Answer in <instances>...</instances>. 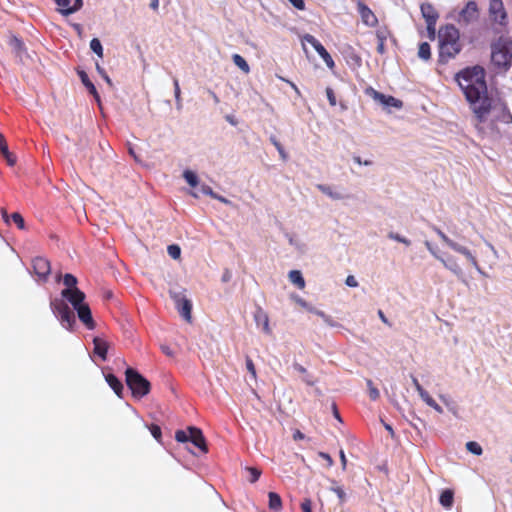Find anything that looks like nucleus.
<instances>
[{
	"label": "nucleus",
	"instance_id": "f257e3e1",
	"mask_svg": "<svg viewBox=\"0 0 512 512\" xmlns=\"http://www.w3.org/2000/svg\"><path fill=\"white\" fill-rule=\"evenodd\" d=\"M456 81L478 122H484L492 107V100L488 96L484 69L480 66L466 68L456 75Z\"/></svg>",
	"mask_w": 512,
	"mask_h": 512
},
{
	"label": "nucleus",
	"instance_id": "f03ea898",
	"mask_svg": "<svg viewBox=\"0 0 512 512\" xmlns=\"http://www.w3.org/2000/svg\"><path fill=\"white\" fill-rule=\"evenodd\" d=\"M438 36L439 62L445 64L462 50L460 32L454 25L448 24L440 28Z\"/></svg>",
	"mask_w": 512,
	"mask_h": 512
},
{
	"label": "nucleus",
	"instance_id": "7ed1b4c3",
	"mask_svg": "<svg viewBox=\"0 0 512 512\" xmlns=\"http://www.w3.org/2000/svg\"><path fill=\"white\" fill-rule=\"evenodd\" d=\"M492 64L500 70H508L512 65V40L500 36L491 44Z\"/></svg>",
	"mask_w": 512,
	"mask_h": 512
},
{
	"label": "nucleus",
	"instance_id": "20e7f679",
	"mask_svg": "<svg viewBox=\"0 0 512 512\" xmlns=\"http://www.w3.org/2000/svg\"><path fill=\"white\" fill-rule=\"evenodd\" d=\"M126 384L135 398H143L151 390L150 382L142 376L137 370L127 368L125 371Z\"/></svg>",
	"mask_w": 512,
	"mask_h": 512
},
{
	"label": "nucleus",
	"instance_id": "39448f33",
	"mask_svg": "<svg viewBox=\"0 0 512 512\" xmlns=\"http://www.w3.org/2000/svg\"><path fill=\"white\" fill-rule=\"evenodd\" d=\"M175 439L180 443L191 442L204 454L208 452V446L203 432L197 427L189 426L186 431L177 430L175 432Z\"/></svg>",
	"mask_w": 512,
	"mask_h": 512
},
{
	"label": "nucleus",
	"instance_id": "423d86ee",
	"mask_svg": "<svg viewBox=\"0 0 512 512\" xmlns=\"http://www.w3.org/2000/svg\"><path fill=\"white\" fill-rule=\"evenodd\" d=\"M51 307L54 314L59 318L62 326L66 329H72L75 323L73 310H71L63 300L57 299L51 302Z\"/></svg>",
	"mask_w": 512,
	"mask_h": 512
},
{
	"label": "nucleus",
	"instance_id": "0eeeda50",
	"mask_svg": "<svg viewBox=\"0 0 512 512\" xmlns=\"http://www.w3.org/2000/svg\"><path fill=\"white\" fill-rule=\"evenodd\" d=\"M488 15L494 24L506 26L508 23V15L502 0L489 1Z\"/></svg>",
	"mask_w": 512,
	"mask_h": 512
},
{
	"label": "nucleus",
	"instance_id": "6e6552de",
	"mask_svg": "<svg viewBox=\"0 0 512 512\" xmlns=\"http://www.w3.org/2000/svg\"><path fill=\"white\" fill-rule=\"evenodd\" d=\"M480 17V10L475 1H468L466 5L459 12L457 22L460 25H469L478 21Z\"/></svg>",
	"mask_w": 512,
	"mask_h": 512
},
{
	"label": "nucleus",
	"instance_id": "1a4fd4ad",
	"mask_svg": "<svg viewBox=\"0 0 512 512\" xmlns=\"http://www.w3.org/2000/svg\"><path fill=\"white\" fill-rule=\"evenodd\" d=\"M8 44L12 48V52L15 55L16 62L18 64H24L25 59L29 58L24 42L16 35H10Z\"/></svg>",
	"mask_w": 512,
	"mask_h": 512
},
{
	"label": "nucleus",
	"instance_id": "9d476101",
	"mask_svg": "<svg viewBox=\"0 0 512 512\" xmlns=\"http://www.w3.org/2000/svg\"><path fill=\"white\" fill-rule=\"evenodd\" d=\"M304 40L309 43L319 54V56L323 59L328 68L333 69L335 66L334 60L331 55L325 49V47L313 36L310 34H306L304 36Z\"/></svg>",
	"mask_w": 512,
	"mask_h": 512
},
{
	"label": "nucleus",
	"instance_id": "9b49d317",
	"mask_svg": "<svg viewBox=\"0 0 512 512\" xmlns=\"http://www.w3.org/2000/svg\"><path fill=\"white\" fill-rule=\"evenodd\" d=\"M172 299L175 302L176 308L179 312V314L187 321L191 320V311H192V304L190 300H188L185 296L178 294V293H172L171 294Z\"/></svg>",
	"mask_w": 512,
	"mask_h": 512
},
{
	"label": "nucleus",
	"instance_id": "f8f14e48",
	"mask_svg": "<svg viewBox=\"0 0 512 512\" xmlns=\"http://www.w3.org/2000/svg\"><path fill=\"white\" fill-rule=\"evenodd\" d=\"M32 268L41 280H46L51 272L50 262L44 257H35L32 261Z\"/></svg>",
	"mask_w": 512,
	"mask_h": 512
},
{
	"label": "nucleus",
	"instance_id": "ddd939ff",
	"mask_svg": "<svg viewBox=\"0 0 512 512\" xmlns=\"http://www.w3.org/2000/svg\"><path fill=\"white\" fill-rule=\"evenodd\" d=\"M412 383L419 393L421 399L439 414L443 413V408L430 396V394L421 386L416 377H412Z\"/></svg>",
	"mask_w": 512,
	"mask_h": 512
},
{
	"label": "nucleus",
	"instance_id": "4468645a",
	"mask_svg": "<svg viewBox=\"0 0 512 512\" xmlns=\"http://www.w3.org/2000/svg\"><path fill=\"white\" fill-rule=\"evenodd\" d=\"M61 295L72 304L74 309L85 303V294L78 288H65L62 290Z\"/></svg>",
	"mask_w": 512,
	"mask_h": 512
},
{
	"label": "nucleus",
	"instance_id": "2eb2a0df",
	"mask_svg": "<svg viewBox=\"0 0 512 512\" xmlns=\"http://www.w3.org/2000/svg\"><path fill=\"white\" fill-rule=\"evenodd\" d=\"M75 310L77 311L79 320L86 326V328L89 330H93L96 324L92 317L89 305L84 303L79 307H76Z\"/></svg>",
	"mask_w": 512,
	"mask_h": 512
},
{
	"label": "nucleus",
	"instance_id": "dca6fc26",
	"mask_svg": "<svg viewBox=\"0 0 512 512\" xmlns=\"http://www.w3.org/2000/svg\"><path fill=\"white\" fill-rule=\"evenodd\" d=\"M358 11L360 13L362 22L365 25H367L369 27H374L377 25L378 19H377L376 15L374 14V12L368 6H366L363 3H359Z\"/></svg>",
	"mask_w": 512,
	"mask_h": 512
},
{
	"label": "nucleus",
	"instance_id": "f3484780",
	"mask_svg": "<svg viewBox=\"0 0 512 512\" xmlns=\"http://www.w3.org/2000/svg\"><path fill=\"white\" fill-rule=\"evenodd\" d=\"M377 38V52L380 55H384L386 53L385 43L387 39L391 36L390 30L386 26L379 27L375 32Z\"/></svg>",
	"mask_w": 512,
	"mask_h": 512
},
{
	"label": "nucleus",
	"instance_id": "a211bd4d",
	"mask_svg": "<svg viewBox=\"0 0 512 512\" xmlns=\"http://www.w3.org/2000/svg\"><path fill=\"white\" fill-rule=\"evenodd\" d=\"M421 14L427 23H437L439 19V13L435 7L428 2L422 3L420 6Z\"/></svg>",
	"mask_w": 512,
	"mask_h": 512
},
{
	"label": "nucleus",
	"instance_id": "6ab92c4d",
	"mask_svg": "<svg viewBox=\"0 0 512 512\" xmlns=\"http://www.w3.org/2000/svg\"><path fill=\"white\" fill-rule=\"evenodd\" d=\"M93 344L94 349L93 352L95 355L101 358V360L105 361L107 359V353L109 349V343L101 338V337H94L93 338Z\"/></svg>",
	"mask_w": 512,
	"mask_h": 512
},
{
	"label": "nucleus",
	"instance_id": "aec40b11",
	"mask_svg": "<svg viewBox=\"0 0 512 512\" xmlns=\"http://www.w3.org/2000/svg\"><path fill=\"white\" fill-rule=\"evenodd\" d=\"M254 319L258 326L262 325V330L265 334L270 335L272 333V330L269 325L268 314L261 307H258L256 309Z\"/></svg>",
	"mask_w": 512,
	"mask_h": 512
},
{
	"label": "nucleus",
	"instance_id": "412c9836",
	"mask_svg": "<svg viewBox=\"0 0 512 512\" xmlns=\"http://www.w3.org/2000/svg\"><path fill=\"white\" fill-rule=\"evenodd\" d=\"M0 153L5 158V160L9 166H14L16 164V161H17L16 156L9 151L7 142L2 133H0Z\"/></svg>",
	"mask_w": 512,
	"mask_h": 512
},
{
	"label": "nucleus",
	"instance_id": "4be33fe9",
	"mask_svg": "<svg viewBox=\"0 0 512 512\" xmlns=\"http://www.w3.org/2000/svg\"><path fill=\"white\" fill-rule=\"evenodd\" d=\"M439 502L444 509H451L454 502V491L452 489H444L440 494Z\"/></svg>",
	"mask_w": 512,
	"mask_h": 512
},
{
	"label": "nucleus",
	"instance_id": "5701e85b",
	"mask_svg": "<svg viewBox=\"0 0 512 512\" xmlns=\"http://www.w3.org/2000/svg\"><path fill=\"white\" fill-rule=\"evenodd\" d=\"M105 379H106V382L108 383V385L113 389L115 394L121 398L122 393H123L122 382L114 374H111V373L107 374L105 376Z\"/></svg>",
	"mask_w": 512,
	"mask_h": 512
},
{
	"label": "nucleus",
	"instance_id": "b1692460",
	"mask_svg": "<svg viewBox=\"0 0 512 512\" xmlns=\"http://www.w3.org/2000/svg\"><path fill=\"white\" fill-rule=\"evenodd\" d=\"M437 258L443 263V265L447 269L452 271L454 274H456V275L462 274V269H461L460 265L458 264L457 259L455 257L448 256L446 259H444V258L437 256Z\"/></svg>",
	"mask_w": 512,
	"mask_h": 512
},
{
	"label": "nucleus",
	"instance_id": "393cba45",
	"mask_svg": "<svg viewBox=\"0 0 512 512\" xmlns=\"http://www.w3.org/2000/svg\"><path fill=\"white\" fill-rule=\"evenodd\" d=\"M78 75L81 79L83 85L88 89L89 93L92 94L97 101H100L99 94L96 90L95 85L90 81L87 73L85 71H79Z\"/></svg>",
	"mask_w": 512,
	"mask_h": 512
},
{
	"label": "nucleus",
	"instance_id": "a878e982",
	"mask_svg": "<svg viewBox=\"0 0 512 512\" xmlns=\"http://www.w3.org/2000/svg\"><path fill=\"white\" fill-rule=\"evenodd\" d=\"M289 280L296 285L299 289L305 288V280L299 270H291L289 272Z\"/></svg>",
	"mask_w": 512,
	"mask_h": 512
},
{
	"label": "nucleus",
	"instance_id": "bb28decb",
	"mask_svg": "<svg viewBox=\"0 0 512 512\" xmlns=\"http://www.w3.org/2000/svg\"><path fill=\"white\" fill-rule=\"evenodd\" d=\"M269 498V508L271 510H280L282 508V500L278 493L276 492H269L268 494Z\"/></svg>",
	"mask_w": 512,
	"mask_h": 512
},
{
	"label": "nucleus",
	"instance_id": "cd10ccee",
	"mask_svg": "<svg viewBox=\"0 0 512 512\" xmlns=\"http://www.w3.org/2000/svg\"><path fill=\"white\" fill-rule=\"evenodd\" d=\"M455 251L464 255L475 268L479 269L476 257L466 247L459 245Z\"/></svg>",
	"mask_w": 512,
	"mask_h": 512
},
{
	"label": "nucleus",
	"instance_id": "c85d7f7f",
	"mask_svg": "<svg viewBox=\"0 0 512 512\" xmlns=\"http://www.w3.org/2000/svg\"><path fill=\"white\" fill-rule=\"evenodd\" d=\"M455 251L464 255L475 268L479 269L476 257L466 247L459 245Z\"/></svg>",
	"mask_w": 512,
	"mask_h": 512
},
{
	"label": "nucleus",
	"instance_id": "c756f323",
	"mask_svg": "<svg viewBox=\"0 0 512 512\" xmlns=\"http://www.w3.org/2000/svg\"><path fill=\"white\" fill-rule=\"evenodd\" d=\"M56 4L60 7V11L64 15H69L77 11V7L70 6V0H56Z\"/></svg>",
	"mask_w": 512,
	"mask_h": 512
},
{
	"label": "nucleus",
	"instance_id": "7c9ffc66",
	"mask_svg": "<svg viewBox=\"0 0 512 512\" xmlns=\"http://www.w3.org/2000/svg\"><path fill=\"white\" fill-rule=\"evenodd\" d=\"M317 188L324 193L325 195L329 196L330 198L334 200H340L343 198L342 194L339 192H334L332 188L328 185L318 184Z\"/></svg>",
	"mask_w": 512,
	"mask_h": 512
},
{
	"label": "nucleus",
	"instance_id": "2f4dec72",
	"mask_svg": "<svg viewBox=\"0 0 512 512\" xmlns=\"http://www.w3.org/2000/svg\"><path fill=\"white\" fill-rule=\"evenodd\" d=\"M232 60H233L234 64L239 69H241L244 73H249L250 67H249L248 63L246 62V60L241 55L233 54Z\"/></svg>",
	"mask_w": 512,
	"mask_h": 512
},
{
	"label": "nucleus",
	"instance_id": "473e14b6",
	"mask_svg": "<svg viewBox=\"0 0 512 512\" xmlns=\"http://www.w3.org/2000/svg\"><path fill=\"white\" fill-rule=\"evenodd\" d=\"M418 56L425 61H427L431 58V47H430L429 43L422 42L419 45Z\"/></svg>",
	"mask_w": 512,
	"mask_h": 512
},
{
	"label": "nucleus",
	"instance_id": "72a5a7b5",
	"mask_svg": "<svg viewBox=\"0 0 512 512\" xmlns=\"http://www.w3.org/2000/svg\"><path fill=\"white\" fill-rule=\"evenodd\" d=\"M183 177L191 187H196L198 185V177L193 171L185 170Z\"/></svg>",
	"mask_w": 512,
	"mask_h": 512
},
{
	"label": "nucleus",
	"instance_id": "f704fd0d",
	"mask_svg": "<svg viewBox=\"0 0 512 512\" xmlns=\"http://www.w3.org/2000/svg\"><path fill=\"white\" fill-rule=\"evenodd\" d=\"M437 235L440 237V239L445 243L447 244L451 249H453L454 251L457 249V247L459 246L458 243L454 242L453 240H451L445 233H443L440 229H435Z\"/></svg>",
	"mask_w": 512,
	"mask_h": 512
},
{
	"label": "nucleus",
	"instance_id": "c9c22d12",
	"mask_svg": "<svg viewBox=\"0 0 512 512\" xmlns=\"http://www.w3.org/2000/svg\"><path fill=\"white\" fill-rule=\"evenodd\" d=\"M90 48L91 50L96 53L100 58L103 57V47L98 38H93L90 41Z\"/></svg>",
	"mask_w": 512,
	"mask_h": 512
},
{
	"label": "nucleus",
	"instance_id": "e433bc0d",
	"mask_svg": "<svg viewBox=\"0 0 512 512\" xmlns=\"http://www.w3.org/2000/svg\"><path fill=\"white\" fill-rule=\"evenodd\" d=\"M63 283L66 286V288L74 289L77 288V278L72 274H65L63 277Z\"/></svg>",
	"mask_w": 512,
	"mask_h": 512
},
{
	"label": "nucleus",
	"instance_id": "4c0bfd02",
	"mask_svg": "<svg viewBox=\"0 0 512 512\" xmlns=\"http://www.w3.org/2000/svg\"><path fill=\"white\" fill-rule=\"evenodd\" d=\"M466 448L469 452L475 455H481L483 450L479 443L475 441H469L466 443Z\"/></svg>",
	"mask_w": 512,
	"mask_h": 512
},
{
	"label": "nucleus",
	"instance_id": "58836bf2",
	"mask_svg": "<svg viewBox=\"0 0 512 512\" xmlns=\"http://www.w3.org/2000/svg\"><path fill=\"white\" fill-rule=\"evenodd\" d=\"M10 218L17 225V227L19 229L23 230L25 228L24 218L22 217V215L20 213L14 212L11 214Z\"/></svg>",
	"mask_w": 512,
	"mask_h": 512
},
{
	"label": "nucleus",
	"instance_id": "ea45409f",
	"mask_svg": "<svg viewBox=\"0 0 512 512\" xmlns=\"http://www.w3.org/2000/svg\"><path fill=\"white\" fill-rule=\"evenodd\" d=\"M167 252L169 254V256L173 259H178L180 258V255H181V249L178 245L176 244H172V245H169L167 247Z\"/></svg>",
	"mask_w": 512,
	"mask_h": 512
},
{
	"label": "nucleus",
	"instance_id": "a19ab883",
	"mask_svg": "<svg viewBox=\"0 0 512 512\" xmlns=\"http://www.w3.org/2000/svg\"><path fill=\"white\" fill-rule=\"evenodd\" d=\"M367 93H368V94H370V95H372V97H373L376 101H378V102L382 103L383 105L385 104L386 99H387V96H386V95H384V94H382V93H380V92H378V91L374 90L373 88H369V89L367 90Z\"/></svg>",
	"mask_w": 512,
	"mask_h": 512
},
{
	"label": "nucleus",
	"instance_id": "79ce46f5",
	"mask_svg": "<svg viewBox=\"0 0 512 512\" xmlns=\"http://www.w3.org/2000/svg\"><path fill=\"white\" fill-rule=\"evenodd\" d=\"M388 237L390 239H392V240H395L397 242L403 243L406 246H410V244H411V241L409 239H407V238H405V237H403V236H401V235H399L397 233H394V232H390L388 234Z\"/></svg>",
	"mask_w": 512,
	"mask_h": 512
},
{
	"label": "nucleus",
	"instance_id": "37998d69",
	"mask_svg": "<svg viewBox=\"0 0 512 512\" xmlns=\"http://www.w3.org/2000/svg\"><path fill=\"white\" fill-rule=\"evenodd\" d=\"M245 362H246L247 371L250 373V375L253 379H256L257 373H256V368L253 363V360L249 356H247Z\"/></svg>",
	"mask_w": 512,
	"mask_h": 512
},
{
	"label": "nucleus",
	"instance_id": "c03bdc74",
	"mask_svg": "<svg viewBox=\"0 0 512 512\" xmlns=\"http://www.w3.org/2000/svg\"><path fill=\"white\" fill-rule=\"evenodd\" d=\"M247 471H248V473L250 474L249 481H250L251 483L256 482V481L259 479L260 475H261V471H260V470H258V469H257V468H255V467H248V468H247Z\"/></svg>",
	"mask_w": 512,
	"mask_h": 512
},
{
	"label": "nucleus",
	"instance_id": "a18cd8bd",
	"mask_svg": "<svg viewBox=\"0 0 512 512\" xmlns=\"http://www.w3.org/2000/svg\"><path fill=\"white\" fill-rule=\"evenodd\" d=\"M385 106H391L395 108H401L402 107V101L399 99H396L393 96H387L386 102L384 104Z\"/></svg>",
	"mask_w": 512,
	"mask_h": 512
},
{
	"label": "nucleus",
	"instance_id": "49530a36",
	"mask_svg": "<svg viewBox=\"0 0 512 512\" xmlns=\"http://www.w3.org/2000/svg\"><path fill=\"white\" fill-rule=\"evenodd\" d=\"M149 430L152 434V436L157 440V441H160L161 439V436H162V432H161V428L160 426L156 425V424H151L149 426Z\"/></svg>",
	"mask_w": 512,
	"mask_h": 512
},
{
	"label": "nucleus",
	"instance_id": "de8ad7c7",
	"mask_svg": "<svg viewBox=\"0 0 512 512\" xmlns=\"http://www.w3.org/2000/svg\"><path fill=\"white\" fill-rule=\"evenodd\" d=\"M173 84H174V94H175L176 102H177V104H180L181 90H180L179 81L177 78L174 79Z\"/></svg>",
	"mask_w": 512,
	"mask_h": 512
},
{
	"label": "nucleus",
	"instance_id": "09e8293b",
	"mask_svg": "<svg viewBox=\"0 0 512 512\" xmlns=\"http://www.w3.org/2000/svg\"><path fill=\"white\" fill-rule=\"evenodd\" d=\"M302 512H311L312 509V503L311 500L308 498H305L301 504H300Z\"/></svg>",
	"mask_w": 512,
	"mask_h": 512
},
{
	"label": "nucleus",
	"instance_id": "8fccbe9b",
	"mask_svg": "<svg viewBox=\"0 0 512 512\" xmlns=\"http://www.w3.org/2000/svg\"><path fill=\"white\" fill-rule=\"evenodd\" d=\"M326 94H327V98L329 100L330 105L335 106L336 105V97H335L333 89L330 87H327Z\"/></svg>",
	"mask_w": 512,
	"mask_h": 512
},
{
	"label": "nucleus",
	"instance_id": "3c124183",
	"mask_svg": "<svg viewBox=\"0 0 512 512\" xmlns=\"http://www.w3.org/2000/svg\"><path fill=\"white\" fill-rule=\"evenodd\" d=\"M368 385L370 386V389H369V396L372 400H376L378 399L379 397V391L377 388L375 387H372V381L371 380H368Z\"/></svg>",
	"mask_w": 512,
	"mask_h": 512
},
{
	"label": "nucleus",
	"instance_id": "603ef678",
	"mask_svg": "<svg viewBox=\"0 0 512 512\" xmlns=\"http://www.w3.org/2000/svg\"><path fill=\"white\" fill-rule=\"evenodd\" d=\"M427 32L431 40L435 39L436 35V23H427Z\"/></svg>",
	"mask_w": 512,
	"mask_h": 512
},
{
	"label": "nucleus",
	"instance_id": "864d4df0",
	"mask_svg": "<svg viewBox=\"0 0 512 512\" xmlns=\"http://www.w3.org/2000/svg\"><path fill=\"white\" fill-rule=\"evenodd\" d=\"M96 70L109 85H112L111 79L109 78L105 70L98 63H96Z\"/></svg>",
	"mask_w": 512,
	"mask_h": 512
},
{
	"label": "nucleus",
	"instance_id": "5fc2aeb1",
	"mask_svg": "<svg viewBox=\"0 0 512 512\" xmlns=\"http://www.w3.org/2000/svg\"><path fill=\"white\" fill-rule=\"evenodd\" d=\"M316 315L320 316L327 324L333 326V322L331 320V318L326 315L323 311H319V310H314L313 311Z\"/></svg>",
	"mask_w": 512,
	"mask_h": 512
},
{
	"label": "nucleus",
	"instance_id": "6e6d98bb",
	"mask_svg": "<svg viewBox=\"0 0 512 512\" xmlns=\"http://www.w3.org/2000/svg\"><path fill=\"white\" fill-rule=\"evenodd\" d=\"M201 192L205 195H209L212 198L216 197V193L212 190V188L208 185L201 186Z\"/></svg>",
	"mask_w": 512,
	"mask_h": 512
},
{
	"label": "nucleus",
	"instance_id": "4d7b16f0",
	"mask_svg": "<svg viewBox=\"0 0 512 512\" xmlns=\"http://www.w3.org/2000/svg\"><path fill=\"white\" fill-rule=\"evenodd\" d=\"M296 9L304 10L305 2L304 0H288Z\"/></svg>",
	"mask_w": 512,
	"mask_h": 512
},
{
	"label": "nucleus",
	"instance_id": "13d9d810",
	"mask_svg": "<svg viewBox=\"0 0 512 512\" xmlns=\"http://www.w3.org/2000/svg\"><path fill=\"white\" fill-rule=\"evenodd\" d=\"M319 457L324 459L327 462L328 467H331L333 465V459L328 453L325 452H319Z\"/></svg>",
	"mask_w": 512,
	"mask_h": 512
},
{
	"label": "nucleus",
	"instance_id": "bf43d9fd",
	"mask_svg": "<svg viewBox=\"0 0 512 512\" xmlns=\"http://www.w3.org/2000/svg\"><path fill=\"white\" fill-rule=\"evenodd\" d=\"M346 285L349 286V287H357L358 286V282L357 280L355 279L354 276L352 275H349L347 278H346V281H345Z\"/></svg>",
	"mask_w": 512,
	"mask_h": 512
},
{
	"label": "nucleus",
	"instance_id": "052dcab7",
	"mask_svg": "<svg viewBox=\"0 0 512 512\" xmlns=\"http://www.w3.org/2000/svg\"><path fill=\"white\" fill-rule=\"evenodd\" d=\"M275 148L279 152V155H280L281 159L284 160V161L287 160L288 155H287L286 151L284 150V148H283V146L281 145L280 142L278 143V146H275Z\"/></svg>",
	"mask_w": 512,
	"mask_h": 512
},
{
	"label": "nucleus",
	"instance_id": "680f3d73",
	"mask_svg": "<svg viewBox=\"0 0 512 512\" xmlns=\"http://www.w3.org/2000/svg\"><path fill=\"white\" fill-rule=\"evenodd\" d=\"M333 491L337 494V496L339 497V499L341 501H344V499H345V492H344V490L341 487H335V488H333Z\"/></svg>",
	"mask_w": 512,
	"mask_h": 512
},
{
	"label": "nucleus",
	"instance_id": "e2e57ef3",
	"mask_svg": "<svg viewBox=\"0 0 512 512\" xmlns=\"http://www.w3.org/2000/svg\"><path fill=\"white\" fill-rule=\"evenodd\" d=\"M353 160L359 164V165H365V166H370L372 165V161L370 160H365V161H362L361 158L359 156H354L353 157Z\"/></svg>",
	"mask_w": 512,
	"mask_h": 512
},
{
	"label": "nucleus",
	"instance_id": "0e129e2a",
	"mask_svg": "<svg viewBox=\"0 0 512 512\" xmlns=\"http://www.w3.org/2000/svg\"><path fill=\"white\" fill-rule=\"evenodd\" d=\"M214 199H217L220 202L225 203V204H230L231 203L228 199H226L225 197L220 196L218 194H216V197H214Z\"/></svg>",
	"mask_w": 512,
	"mask_h": 512
},
{
	"label": "nucleus",
	"instance_id": "69168bd1",
	"mask_svg": "<svg viewBox=\"0 0 512 512\" xmlns=\"http://www.w3.org/2000/svg\"><path fill=\"white\" fill-rule=\"evenodd\" d=\"M340 459H341V463H342V465H343V468H345V467H346L347 460H346V456H345V454H344V451H343V450H341V451H340Z\"/></svg>",
	"mask_w": 512,
	"mask_h": 512
},
{
	"label": "nucleus",
	"instance_id": "338daca9",
	"mask_svg": "<svg viewBox=\"0 0 512 512\" xmlns=\"http://www.w3.org/2000/svg\"><path fill=\"white\" fill-rule=\"evenodd\" d=\"M293 438L295 440H298V439H304V434L301 433L299 430H297L294 434H293Z\"/></svg>",
	"mask_w": 512,
	"mask_h": 512
},
{
	"label": "nucleus",
	"instance_id": "774afa93",
	"mask_svg": "<svg viewBox=\"0 0 512 512\" xmlns=\"http://www.w3.org/2000/svg\"><path fill=\"white\" fill-rule=\"evenodd\" d=\"M159 6V0H151L150 7L153 10H157Z\"/></svg>",
	"mask_w": 512,
	"mask_h": 512
}]
</instances>
